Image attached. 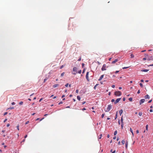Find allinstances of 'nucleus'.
<instances>
[{
	"label": "nucleus",
	"mask_w": 153,
	"mask_h": 153,
	"mask_svg": "<svg viewBox=\"0 0 153 153\" xmlns=\"http://www.w3.org/2000/svg\"><path fill=\"white\" fill-rule=\"evenodd\" d=\"M77 99L79 100H80V96H77Z\"/></svg>",
	"instance_id": "obj_17"
},
{
	"label": "nucleus",
	"mask_w": 153,
	"mask_h": 153,
	"mask_svg": "<svg viewBox=\"0 0 153 153\" xmlns=\"http://www.w3.org/2000/svg\"><path fill=\"white\" fill-rule=\"evenodd\" d=\"M140 85L141 86V87H143V85L142 83H140Z\"/></svg>",
	"instance_id": "obj_30"
},
{
	"label": "nucleus",
	"mask_w": 153,
	"mask_h": 153,
	"mask_svg": "<svg viewBox=\"0 0 153 153\" xmlns=\"http://www.w3.org/2000/svg\"><path fill=\"white\" fill-rule=\"evenodd\" d=\"M148 125H147L146 126V130H148Z\"/></svg>",
	"instance_id": "obj_32"
},
{
	"label": "nucleus",
	"mask_w": 153,
	"mask_h": 153,
	"mask_svg": "<svg viewBox=\"0 0 153 153\" xmlns=\"http://www.w3.org/2000/svg\"><path fill=\"white\" fill-rule=\"evenodd\" d=\"M62 102H60L59 103V105H60V104H62Z\"/></svg>",
	"instance_id": "obj_52"
},
{
	"label": "nucleus",
	"mask_w": 153,
	"mask_h": 153,
	"mask_svg": "<svg viewBox=\"0 0 153 153\" xmlns=\"http://www.w3.org/2000/svg\"><path fill=\"white\" fill-rule=\"evenodd\" d=\"M47 80V79H44V82H45Z\"/></svg>",
	"instance_id": "obj_53"
},
{
	"label": "nucleus",
	"mask_w": 153,
	"mask_h": 153,
	"mask_svg": "<svg viewBox=\"0 0 153 153\" xmlns=\"http://www.w3.org/2000/svg\"><path fill=\"white\" fill-rule=\"evenodd\" d=\"M7 112H6L4 113V115H6L7 114Z\"/></svg>",
	"instance_id": "obj_46"
},
{
	"label": "nucleus",
	"mask_w": 153,
	"mask_h": 153,
	"mask_svg": "<svg viewBox=\"0 0 153 153\" xmlns=\"http://www.w3.org/2000/svg\"><path fill=\"white\" fill-rule=\"evenodd\" d=\"M118 61V59H116L115 60H114L111 63L112 64H114L116 62H117Z\"/></svg>",
	"instance_id": "obj_10"
},
{
	"label": "nucleus",
	"mask_w": 153,
	"mask_h": 153,
	"mask_svg": "<svg viewBox=\"0 0 153 153\" xmlns=\"http://www.w3.org/2000/svg\"><path fill=\"white\" fill-rule=\"evenodd\" d=\"M146 59V58H143V60H145Z\"/></svg>",
	"instance_id": "obj_56"
},
{
	"label": "nucleus",
	"mask_w": 153,
	"mask_h": 153,
	"mask_svg": "<svg viewBox=\"0 0 153 153\" xmlns=\"http://www.w3.org/2000/svg\"><path fill=\"white\" fill-rule=\"evenodd\" d=\"M129 67H124L123 68V69H125L127 68H128Z\"/></svg>",
	"instance_id": "obj_31"
},
{
	"label": "nucleus",
	"mask_w": 153,
	"mask_h": 153,
	"mask_svg": "<svg viewBox=\"0 0 153 153\" xmlns=\"http://www.w3.org/2000/svg\"><path fill=\"white\" fill-rule=\"evenodd\" d=\"M14 108L13 107H10L9 108H8V109H12Z\"/></svg>",
	"instance_id": "obj_29"
},
{
	"label": "nucleus",
	"mask_w": 153,
	"mask_h": 153,
	"mask_svg": "<svg viewBox=\"0 0 153 153\" xmlns=\"http://www.w3.org/2000/svg\"><path fill=\"white\" fill-rule=\"evenodd\" d=\"M27 135H26L25 136V138H26L27 137Z\"/></svg>",
	"instance_id": "obj_64"
},
{
	"label": "nucleus",
	"mask_w": 153,
	"mask_h": 153,
	"mask_svg": "<svg viewBox=\"0 0 153 153\" xmlns=\"http://www.w3.org/2000/svg\"><path fill=\"white\" fill-rule=\"evenodd\" d=\"M147 60L148 61L153 60V58L152 57V56H151L150 57H148L147 59Z\"/></svg>",
	"instance_id": "obj_8"
},
{
	"label": "nucleus",
	"mask_w": 153,
	"mask_h": 153,
	"mask_svg": "<svg viewBox=\"0 0 153 153\" xmlns=\"http://www.w3.org/2000/svg\"><path fill=\"white\" fill-rule=\"evenodd\" d=\"M11 104L12 105H14L15 104V103L14 102H12Z\"/></svg>",
	"instance_id": "obj_38"
},
{
	"label": "nucleus",
	"mask_w": 153,
	"mask_h": 153,
	"mask_svg": "<svg viewBox=\"0 0 153 153\" xmlns=\"http://www.w3.org/2000/svg\"><path fill=\"white\" fill-rule=\"evenodd\" d=\"M73 71L75 72L76 73H73V74L74 75H76L77 73L78 68L76 67H74L73 68Z\"/></svg>",
	"instance_id": "obj_1"
},
{
	"label": "nucleus",
	"mask_w": 153,
	"mask_h": 153,
	"mask_svg": "<svg viewBox=\"0 0 153 153\" xmlns=\"http://www.w3.org/2000/svg\"><path fill=\"white\" fill-rule=\"evenodd\" d=\"M148 66H153V64L150 65H149Z\"/></svg>",
	"instance_id": "obj_63"
},
{
	"label": "nucleus",
	"mask_w": 153,
	"mask_h": 153,
	"mask_svg": "<svg viewBox=\"0 0 153 153\" xmlns=\"http://www.w3.org/2000/svg\"><path fill=\"white\" fill-rule=\"evenodd\" d=\"M112 106L111 105H108V107L107 108L105 111L106 112H108L112 108Z\"/></svg>",
	"instance_id": "obj_2"
},
{
	"label": "nucleus",
	"mask_w": 153,
	"mask_h": 153,
	"mask_svg": "<svg viewBox=\"0 0 153 153\" xmlns=\"http://www.w3.org/2000/svg\"><path fill=\"white\" fill-rule=\"evenodd\" d=\"M152 100H150L148 102L149 103H150V102H152Z\"/></svg>",
	"instance_id": "obj_48"
},
{
	"label": "nucleus",
	"mask_w": 153,
	"mask_h": 153,
	"mask_svg": "<svg viewBox=\"0 0 153 153\" xmlns=\"http://www.w3.org/2000/svg\"><path fill=\"white\" fill-rule=\"evenodd\" d=\"M85 69H84L82 71V73L83 74L85 72Z\"/></svg>",
	"instance_id": "obj_59"
},
{
	"label": "nucleus",
	"mask_w": 153,
	"mask_h": 153,
	"mask_svg": "<svg viewBox=\"0 0 153 153\" xmlns=\"http://www.w3.org/2000/svg\"><path fill=\"white\" fill-rule=\"evenodd\" d=\"M112 153H115V151L114 150L113 152H112Z\"/></svg>",
	"instance_id": "obj_61"
},
{
	"label": "nucleus",
	"mask_w": 153,
	"mask_h": 153,
	"mask_svg": "<svg viewBox=\"0 0 153 153\" xmlns=\"http://www.w3.org/2000/svg\"><path fill=\"white\" fill-rule=\"evenodd\" d=\"M102 136V134H101L100 135V137H99L98 138L99 139H100L101 138V137Z\"/></svg>",
	"instance_id": "obj_20"
},
{
	"label": "nucleus",
	"mask_w": 153,
	"mask_h": 153,
	"mask_svg": "<svg viewBox=\"0 0 153 153\" xmlns=\"http://www.w3.org/2000/svg\"><path fill=\"white\" fill-rule=\"evenodd\" d=\"M128 145V142H126V148H127V147Z\"/></svg>",
	"instance_id": "obj_18"
},
{
	"label": "nucleus",
	"mask_w": 153,
	"mask_h": 153,
	"mask_svg": "<svg viewBox=\"0 0 153 153\" xmlns=\"http://www.w3.org/2000/svg\"><path fill=\"white\" fill-rule=\"evenodd\" d=\"M123 112V111L122 109H121L119 111V113L120 114V116H121V115Z\"/></svg>",
	"instance_id": "obj_11"
},
{
	"label": "nucleus",
	"mask_w": 153,
	"mask_h": 153,
	"mask_svg": "<svg viewBox=\"0 0 153 153\" xmlns=\"http://www.w3.org/2000/svg\"><path fill=\"white\" fill-rule=\"evenodd\" d=\"M128 99L130 101H132V98L131 97L129 98Z\"/></svg>",
	"instance_id": "obj_24"
},
{
	"label": "nucleus",
	"mask_w": 153,
	"mask_h": 153,
	"mask_svg": "<svg viewBox=\"0 0 153 153\" xmlns=\"http://www.w3.org/2000/svg\"><path fill=\"white\" fill-rule=\"evenodd\" d=\"M130 131L132 133L133 135H134V134H133V132L132 130V129L131 128H130Z\"/></svg>",
	"instance_id": "obj_16"
},
{
	"label": "nucleus",
	"mask_w": 153,
	"mask_h": 153,
	"mask_svg": "<svg viewBox=\"0 0 153 153\" xmlns=\"http://www.w3.org/2000/svg\"><path fill=\"white\" fill-rule=\"evenodd\" d=\"M140 81L141 82H144V80H143V79H141V80H140Z\"/></svg>",
	"instance_id": "obj_62"
},
{
	"label": "nucleus",
	"mask_w": 153,
	"mask_h": 153,
	"mask_svg": "<svg viewBox=\"0 0 153 153\" xmlns=\"http://www.w3.org/2000/svg\"><path fill=\"white\" fill-rule=\"evenodd\" d=\"M149 70L147 69H143L141 70V71L142 72H147L149 71Z\"/></svg>",
	"instance_id": "obj_12"
},
{
	"label": "nucleus",
	"mask_w": 153,
	"mask_h": 153,
	"mask_svg": "<svg viewBox=\"0 0 153 153\" xmlns=\"http://www.w3.org/2000/svg\"><path fill=\"white\" fill-rule=\"evenodd\" d=\"M81 60V57H80L78 60V61H80Z\"/></svg>",
	"instance_id": "obj_39"
},
{
	"label": "nucleus",
	"mask_w": 153,
	"mask_h": 153,
	"mask_svg": "<svg viewBox=\"0 0 153 153\" xmlns=\"http://www.w3.org/2000/svg\"><path fill=\"white\" fill-rule=\"evenodd\" d=\"M117 131H115L114 133V135H115L116 134H117Z\"/></svg>",
	"instance_id": "obj_26"
},
{
	"label": "nucleus",
	"mask_w": 153,
	"mask_h": 153,
	"mask_svg": "<svg viewBox=\"0 0 153 153\" xmlns=\"http://www.w3.org/2000/svg\"><path fill=\"white\" fill-rule=\"evenodd\" d=\"M81 70H80L78 72H77V73H79V74H80L81 73Z\"/></svg>",
	"instance_id": "obj_33"
},
{
	"label": "nucleus",
	"mask_w": 153,
	"mask_h": 153,
	"mask_svg": "<svg viewBox=\"0 0 153 153\" xmlns=\"http://www.w3.org/2000/svg\"><path fill=\"white\" fill-rule=\"evenodd\" d=\"M139 115L140 116H141L142 115V112H140L139 113Z\"/></svg>",
	"instance_id": "obj_22"
},
{
	"label": "nucleus",
	"mask_w": 153,
	"mask_h": 153,
	"mask_svg": "<svg viewBox=\"0 0 153 153\" xmlns=\"http://www.w3.org/2000/svg\"><path fill=\"white\" fill-rule=\"evenodd\" d=\"M119 72V71H116L115 72V73L116 74H117V73H118Z\"/></svg>",
	"instance_id": "obj_40"
},
{
	"label": "nucleus",
	"mask_w": 153,
	"mask_h": 153,
	"mask_svg": "<svg viewBox=\"0 0 153 153\" xmlns=\"http://www.w3.org/2000/svg\"><path fill=\"white\" fill-rule=\"evenodd\" d=\"M68 83H67V84H66L65 85V86L66 87H68Z\"/></svg>",
	"instance_id": "obj_37"
},
{
	"label": "nucleus",
	"mask_w": 153,
	"mask_h": 153,
	"mask_svg": "<svg viewBox=\"0 0 153 153\" xmlns=\"http://www.w3.org/2000/svg\"><path fill=\"white\" fill-rule=\"evenodd\" d=\"M125 143V141H124V140H122V144L123 145L124 144V143Z\"/></svg>",
	"instance_id": "obj_25"
},
{
	"label": "nucleus",
	"mask_w": 153,
	"mask_h": 153,
	"mask_svg": "<svg viewBox=\"0 0 153 153\" xmlns=\"http://www.w3.org/2000/svg\"><path fill=\"white\" fill-rule=\"evenodd\" d=\"M16 127L18 130H19V125L18 124L17 125Z\"/></svg>",
	"instance_id": "obj_21"
},
{
	"label": "nucleus",
	"mask_w": 153,
	"mask_h": 153,
	"mask_svg": "<svg viewBox=\"0 0 153 153\" xmlns=\"http://www.w3.org/2000/svg\"><path fill=\"white\" fill-rule=\"evenodd\" d=\"M122 93L120 91H116L114 93V95L117 96H119L121 95Z\"/></svg>",
	"instance_id": "obj_3"
},
{
	"label": "nucleus",
	"mask_w": 153,
	"mask_h": 153,
	"mask_svg": "<svg viewBox=\"0 0 153 153\" xmlns=\"http://www.w3.org/2000/svg\"><path fill=\"white\" fill-rule=\"evenodd\" d=\"M145 99H149L150 97L148 95H147L145 96Z\"/></svg>",
	"instance_id": "obj_13"
},
{
	"label": "nucleus",
	"mask_w": 153,
	"mask_h": 153,
	"mask_svg": "<svg viewBox=\"0 0 153 153\" xmlns=\"http://www.w3.org/2000/svg\"><path fill=\"white\" fill-rule=\"evenodd\" d=\"M43 98H42L41 99H40V100H39V102H41V101H42L43 100Z\"/></svg>",
	"instance_id": "obj_42"
},
{
	"label": "nucleus",
	"mask_w": 153,
	"mask_h": 153,
	"mask_svg": "<svg viewBox=\"0 0 153 153\" xmlns=\"http://www.w3.org/2000/svg\"><path fill=\"white\" fill-rule=\"evenodd\" d=\"M64 74H65L64 72H63V73H62L61 74V76H64Z\"/></svg>",
	"instance_id": "obj_27"
},
{
	"label": "nucleus",
	"mask_w": 153,
	"mask_h": 153,
	"mask_svg": "<svg viewBox=\"0 0 153 153\" xmlns=\"http://www.w3.org/2000/svg\"><path fill=\"white\" fill-rule=\"evenodd\" d=\"M125 100H126V99H125V98L124 97V98H123V101H125Z\"/></svg>",
	"instance_id": "obj_60"
},
{
	"label": "nucleus",
	"mask_w": 153,
	"mask_h": 153,
	"mask_svg": "<svg viewBox=\"0 0 153 153\" xmlns=\"http://www.w3.org/2000/svg\"><path fill=\"white\" fill-rule=\"evenodd\" d=\"M140 93V90H139L137 92V94H139Z\"/></svg>",
	"instance_id": "obj_51"
},
{
	"label": "nucleus",
	"mask_w": 153,
	"mask_h": 153,
	"mask_svg": "<svg viewBox=\"0 0 153 153\" xmlns=\"http://www.w3.org/2000/svg\"><path fill=\"white\" fill-rule=\"evenodd\" d=\"M130 56L131 58H133L134 57V55L133 54H131L130 55Z\"/></svg>",
	"instance_id": "obj_15"
},
{
	"label": "nucleus",
	"mask_w": 153,
	"mask_h": 153,
	"mask_svg": "<svg viewBox=\"0 0 153 153\" xmlns=\"http://www.w3.org/2000/svg\"><path fill=\"white\" fill-rule=\"evenodd\" d=\"M29 121H27L26 123H25V124L26 125V124H28L29 123Z\"/></svg>",
	"instance_id": "obj_36"
},
{
	"label": "nucleus",
	"mask_w": 153,
	"mask_h": 153,
	"mask_svg": "<svg viewBox=\"0 0 153 153\" xmlns=\"http://www.w3.org/2000/svg\"><path fill=\"white\" fill-rule=\"evenodd\" d=\"M58 85H59V84H56L53 85V88H56V87H57V86H58Z\"/></svg>",
	"instance_id": "obj_14"
},
{
	"label": "nucleus",
	"mask_w": 153,
	"mask_h": 153,
	"mask_svg": "<svg viewBox=\"0 0 153 153\" xmlns=\"http://www.w3.org/2000/svg\"><path fill=\"white\" fill-rule=\"evenodd\" d=\"M121 123H123V117H121Z\"/></svg>",
	"instance_id": "obj_19"
},
{
	"label": "nucleus",
	"mask_w": 153,
	"mask_h": 153,
	"mask_svg": "<svg viewBox=\"0 0 153 153\" xmlns=\"http://www.w3.org/2000/svg\"><path fill=\"white\" fill-rule=\"evenodd\" d=\"M7 120V119H6L4 120V122L5 123V122Z\"/></svg>",
	"instance_id": "obj_41"
},
{
	"label": "nucleus",
	"mask_w": 153,
	"mask_h": 153,
	"mask_svg": "<svg viewBox=\"0 0 153 153\" xmlns=\"http://www.w3.org/2000/svg\"><path fill=\"white\" fill-rule=\"evenodd\" d=\"M9 126H10V124L9 123H8L7 125V127H9Z\"/></svg>",
	"instance_id": "obj_50"
},
{
	"label": "nucleus",
	"mask_w": 153,
	"mask_h": 153,
	"mask_svg": "<svg viewBox=\"0 0 153 153\" xmlns=\"http://www.w3.org/2000/svg\"><path fill=\"white\" fill-rule=\"evenodd\" d=\"M136 133H139V131L138 130H137L136 131Z\"/></svg>",
	"instance_id": "obj_47"
},
{
	"label": "nucleus",
	"mask_w": 153,
	"mask_h": 153,
	"mask_svg": "<svg viewBox=\"0 0 153 153\" xmlns=\"http://www.w3.org/2000/svg\"><path fill=\"white\" fill-rule=\"evenodd\" d=\"M19 104L21 105H22L23 104V102L22 101H21L19 102Z\"/></svg>",
	"instance_id": "obj_28"
},
{
	"label": "nucleus",
	"mask_w": 153,
	"mask_h": 153,
	"mask_svg": "<svg viewBox=\"0 0 153 153\" xmlns=\"http://www.w3.org/2000/svg\"><path fill=\"white\" fill-rule=\"evenodd\" d=\"M114 101V99H113L111 100V102H113Z\"/></svg>",
	"instance_id": "obj_49"
},
{
	"label": "nucleus",
	"mask_w": 153,
	"mask_h": 153,
	"mask_svg": "<svg viewBox=\"0 0 153 153\" xmlns=\"http://www.w3.org/2000/svg\"><path fill=\"white\" fill-rule=\"evenodd\" d=\"M104 115H105L104 114H102L101 116L102 118H103V117H104Z\"/></svg>",
	"instance_id": "obj_35"
},
{
	"label": "nucleus",
	"mask_w": 153,
	"mask_h": 153,
	"mask_svg": "<svg viewBox=\"0 0 153 153\" xmlns=\"http://www.w3.org/2000/svg\"><path fill=\"white\" fill-rule=\"evenodd\" d=\"M98 85V84H97L96 85H95L94 86V88H96V87H97V85Z\"/></svg>",
	"instance_id": "obj_58"
},
{
	"label": "nucleus",
	"mask_w": 153,
	"mask_h": 153,
	"mask_svg": "<svg viewBox=\"0 0 153 153\" xmlns=\"http://www.w3.org/2000/svg\"><path fill=\"white\" fill-rule=\"evenodd\" d=\"M48 115V114H45L44 115L45 116H46Z\"/></svg>",
	"instance_id": "obj_57"
},
{
	"label": "nucleus",
	"mask_w": 153,
	"mask_h": 153,
	"mask_svg": "<svg viewBox=\"0 0 153 153\" xmlns=\"http://www.w3.org/2000/svg\"><path fill=\"white\" fill-rule=\"evenodd\" d=\"M64 66V65H63L61 66L60 67V68L62 69V68H63Z\"/></svg>",
	"instance_id": "obj_34"
},
{
	"label": "nucleus",
	"mask_w": 153,
	"mask_h": 153,
	"mask_svg": "<svg viewBox=\"0 0 153 153\" xmlns=\"http://www.w3.org/2000/svg\"><path fill=\"white\" fill-rule=\"evenodd\" d=\"M76 93H78V92H79V91H78V90H76Z\"/></svg>",
	"instance_id": "obj_43"
},
{
	"label": "nucleus",
	"mask_w": 153,
	"mask_h": 153,
	"mask_svg": "<svg viewBox=\"0 0 153 153\" xmlns=\"http://www.w3.org/2000/svg\"><path fill=\"white\" fill-rule=\"evenodd\" d=\"M117 118V114H116V116H115V119H116Z\"/></svg>",
	"instance_id": "obj_44"
},
{
	"label": "nucleus",
	"mask_w": 153,
	"mask_h": 153,
	"mask_svg": "<svg viewBox=\"0 0 153 153\" xmlns=\"http://www.w3.org/2000/svg\"><path fill=\"white\" fill-rule=\"evenodd\" d=\"M85 102L84 101V102H82V105H83V104H85Z\"/></svg>",
	"instance_id": "obj_55"
},
{
	"label": "nucleus",
	"mask_w": 153,
	"mask_h": 153,
	"mask_svg": "<svg viewBox=\"0 0 153 153\" xmlns=\"http://www.w3.org/2000/svg\"><path fill=\"white\" fill-rule=\"evenodd\" d=\"M103 76H104L103 75H101L99 79L98 80L99 81L101 80L103 78Z\"/></svg>",
	"instance_id": "obj_9"
},
{
	"label": "nucleus",
	"mask_w": 153,
	"mask_h": 153,
	"mask_svg": "<svg viewBox=\"0 0 153 153\" xmlns=\"http://www.w3.org/2000/svg\"><path fill=\"white\" fill-rule=\"evenodd\" d=\"M111 87H112V88H114L115 87V85H112L111 86Z\"/></svg>",
	"instance_id": "obj_45"
},
{
	"label": "nucleus",
	"mask_w": 153,
	"mask_h": 153,
	"mask_svg": "<svg viewBox=\"0 0 153 153\" xmlns=\"http://www.w3.org/2000/svg\"><path fill=\"white\" fill-rule=\"evenodd\" d=\"M145 100L144 99H141L140 102V104L141 105L142 103L144 102L145 101Z\"/></svg>",
	"instance_id": "obj_7"
},
{
	"label": "nucleus",
	"mask_w": 153,
	"mask_h": 153,
	"mask_svg": "<svg viewBox=\"0 0 153 153\" xmlns=\"http://www.w3.org/2000/svg\"><path fill=\"white\" fill-rule=\"evenodd\" d=\"M89 72H87L86 73V78L88 81H89V78H88V74Z\"/></svg>",
	"instance_id": "obj_5"
},
{
	"label": "nucleus",
	"mask_w": 153,
	"mask_h": 153,
	"mask_svg": "<svg viewBox=\"0 0 153 153\" xmlns=\"http://www.w3.org/2000/svg\"><path fill=\"white\" fill-rule=\"evenodd\" d=\"M106 66L105 64H104L103 65L102 67L101 68V70L102 71H104L106 70Z\"/></svg>",
	"instance_id": "obj_4"
},
{
	"label": "nucleus",
	"mask_w": 153,
	"mask_h": 153,
	"mask_svg": "<svg viewBox=\"0 0 153 153\" xmlns=\"http://www.w3.org/2000/svg\"><path fill=\"white\" fill-rule=\"evenodd\" d=\"M86 109L85 108H83L82 109V110L83 111H84V110H86Z\"/></svg>",
	"instance_id": "obj_54"
},
{
	"label": "nucleus",
	"mask_w": 153,
	"mask_h": 153,
	"mask_svg": "<svg viewBox=\"0 0 153 153\" xmlns=\"http://www.w3.org/2000/svg\"><path fill=\"white\" fill-rule=\"evenodd\" d=\"M121 99V98H119L117 99L114 102V103L115 104H116L118 102H119V101Z\"/></svg>",
	"instance_id": "obj_6"
},
{
	"label": "nucleus",
	"mask_w": 153,
	"mask_h": 153,
	"mask_svg": "<svg viewBox=\"0 0 153 153\" xmlns=\"http://www.w3.org/2000/svg\"><path fill=\"white\" fill-rule=\"evenodd\" d=\"M121 127L122 129H123V123H121Z\"/></svg>",
	"instance_id": "obj_23"
}]
</instances>
